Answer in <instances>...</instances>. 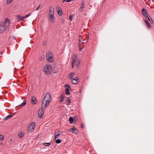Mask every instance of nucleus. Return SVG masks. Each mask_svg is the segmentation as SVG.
I'll return each instance as SVG.
<instances>
[{
	"label": "nucleus",
	"instance_id": "f257e3e1",
	"mask_svg": "<svg viewBox=\"0 0 154 154\" xmlns=\"http://www.w3.org/2000/svg\"><path fill=\"white\" fill-rule=\"evenodd\" d=\"M54 10L52 7H50L49 8L48 15L49 20L52 23H54L55 20V17L54 16Z\"/></svg>",
	"mask_w": 154,
	"mask_h": 154
},
{
	"label": "nucleus",
	"instance_id": "f03ea898",
	"mask_svg": "<svg viewBox=\"0 0 154 154\" xmlns=\"http://www.w3.org/2000/svg\"><path fill=\"white\" fill-rule=\"evenodd\" d=\"M52 66L51 65H46L43 68V71L45 73L48 75L51 73Z\"/></svg>",
	"mask_w": 154,
	"mask_h": 154
},
{
	"label": "nucleus",
	"instance_id": "7ed1b4c3",
	"mask_svg": "<svg viewBox=\"0 0 154 154\" xmlns=\"http://www.w3.org/2000/svg\"><path fill=\"white\" fill-rule=\"evenodd\" d=\"M46 60L49 62H52L54 61L53 55L50 52H48L46 54Z\"/></svg>",
	"mask_w": 154,
	"mask_h": 154
},
{
	"label": "nucleus",
	"instance_id": "20e7f679",
	"mask_svg": "<svg viewBox=\"0 0 154 154\" xmlns=\"http://www.w3.org/2000/svg\"><path fill=\"white\" fill-rule=\"evenodd\" d=\"M35 124L34 122H31L28 126L27 130L28 132H32L35 127Z\"/></svg>",
	"mask_w": 154,
	"mask_h": 154
},
{
	"label": "nucleus",
	"instance_id": "39448f33",
	"mask_svg": "<svg viewBox=\"0 0 154 154\" xmlns=\"http://www.w3.org/2000/svg\"><path fill=\"white\" fill-rule=\"evenodd\" d=\"M73 60L72 62V68H74V65H75V61H76L77 62V64H76V66H78L80 63V60L79 59L77 58V56L76 54H74L72 57Z\"/></svg>",
	"mask_w": 154,
	"mask_h": 154
},
{
	"label": "nucleus",
	"instance_id": "423d86ee",
	"mask_svg": "<svg viewBox=\"0 0 154 154\" xmlns=\"http://www.w3.org/2000/svg\"><path fill=\"white\" fill-rule=\"evenodd\" d=\"M50 102L42 100V108L45 109L47 108Z\"/></svg>",
	"mask_w": 154,
	"mask_h": 154
},
{
	"label": "nucleus",
	"instance_id": "0eeeda50",
	"mask_svg": "<svg viewBox=\"0 0 154 154\" xmlns=\"http://www.w3.org/2000/svg\"><path fill=\"white\" fill-rule=\"evenodd\" d=\"M43 99L51 102L52 100L51 94L49 93H46Z\"/></svg>",
	"mask_w": 154,
	"mask_h": 154
},
{
	"label": "nucleus",
	"instance_id": "6e6552de",
	"mask_svg": "<svg viewBox=\"0 0 154 154\" xmlns=\"http://www.w3.org/2000/svg\"><path fill=\"white\" fill-rule=\"evenodd\" d=\"M44 109L41 107V108L40 109L38 112V116L39 118L42 119L44 113Z\"/></svg>",
	"mask_w": 154,
	"mask_h": 154
},
{
	"label": "nucleus",
	"instance_id": "1a4fd4ad",
	"mask_svg": "<svg viewBox=\"0 0 154 154\" xmlns=\"http://www.w3.org/2000/svg\"><path fill=\"white\" fill-rule=\"evenodd\" d=\"M70 132H72L73 133L77 134L78 132V130L74 127H73L69 130Z\"/></svg>",
	"mask_w": 154,
	"mask_h": 154
},
{
	"label": "nucleus",
	"instance_id": "9d476101",
	"mask_svg": "<svg viewBox=\"0 0 154 154\" xmlns=\"http://www.w3.org/2000/svg\"><path fill=\"white\" fill-rule=\"evenodd\" d=\"M64 87H66L65 90V92L67 95H69L70 94L69 90L70 88V86L67 84H66L64 85Z\"/></svg>",
	"mask_w": 154,
	"mask_h": 154
},
{
	"label": "nucleus",
	"instance_id": "9b49d317",
	"mask_svg": "<svg viewBox=\"0 0 154 154\" xmlns=\"http://www.w3.org/2000/svg\"><path fill=\"white\" fill-rule=\"evenodd\" d=\"M10 23V20L8 19H6L4 21V23H3L2 24H4V26H5V27H6L9 26Z\"/></svg>",
	"mask_w": 154,
	"mask_h": 154
},
{
	"label": "nucleus",
	"instance_id": "f8f14e48",
	"mask_svg": "<svg viewBox=\"0 0 154 154\" xmlns=\"http://www.w3.org/2000/svg\"><path fill=\"white\" fill-rule=\"evenodd\" d=\"M71 81L72 83L74 85L77 84L79 82V78L78 77H76L75 79H72Z\"/></svg>",
	"mask_w": 154,
	"mask_h": 154
},
{
	"label": "nucleus",
	"instance_id": "ddd939ff",
	"mask_svg": "<svg viewBox=\"0 0 154 154\" xmlns=\"http://www.w3.org/2000/svg\"><path fill=\"white\" fill-rule=\"evenodd\" d=\"M6 29L5 26H4V24L2 23L0 24V33H2L4 32Z\"/></svg>",
	"mask_w": 154,
	"mask_h": 154
},
{
	"label": "nucleus",
	"instance_id": "4468645a",
	"mask_svg": "<svg viewBox=\"0 0 154 154\" xmlns=\"http://www.w3.org/2000/svg\"><path fill=\"white\" fill-rule=\"evenodd\" d=\"M141 11L143 15L146 18L148 17V15L147 14V11L145 9H143Z\"/></svg>",
	"mask_w": 154,
	"mask_h": 154
},
{
	"label": "nucleus",
	"instance_id": "2eb2a0df",
	"mask_svg": "<svg viewBox=\"0 0 154 154\" xmlns=\"http://www.w3.org/2000/svg\"><path fill=\"white\" fill-rule=\"evenodd\" d=\"M36 103V100L35 97H33L31 100V103L32 104H34Z\"/></svg>",
	"mask_w": 154,
	"mask_h": 154
},
{
	"label": "nucleus",
	"instance_id": "dca6fc26",
	"mask_svg": "<svg viewBox=\"0 0 154 154\" xmlns=\"http://www.w3.org/2000/svg\"><path fill=\"white\" fill-rule=\"evenodd\" d=\"M57 12L58 14L59 15H61L62 14L63 12L62 11V10L61 8L60 7L58 8V9L57 10Z\"/></svg>",
	"mask_w": 154,
	"mask_h": 154
},
{
	"label": "nucleus",
	"instance_id": "f3484780",
	"mask_svg": "<svg viewBox=\"0 0 154 154\" xmlns=\"http://www.w3.org/2000/svg\"><path fill=\"white\" fill-rule=\"evenodd\" d=\"M24 135V133L22 132H20L18 134V137L20 138H22Z\"/></svg>",
	"mask_w": 154,
	"mask_h": 154
},
{
	"label": "nucleus",
	"instance_id": "a211bd4d",
	"mask_svg": "<svg viewBox=\"0 0 154 154\" xmlns=\"http://www.w3.org/2000/svg\"><path fill=\"white\" fill-rule=\"evenodd\" d=\"M16 17L17 18V20L18 21L23 20L22 17L21 16L17 15H16Z\"/></svg>",
	"mask_w": 154,
	"mask_h": 154
},
{
	"label": "nucleus",
	"instance_id": "6ab92c4d",
	"mask_svg": "<svg viewBox=\"0 0 154 154\" xmlns=\"http://www.w3.org/2000/svg\"><path fill=\"white\" fill-rule=\"evenodd\" d=\"M64 94H63L61 95V99L60 101V102H62L64 100Z\"/></svg>",
	"mask_w": 154,
	"mask_h": 154
},
{
	"label": "nucleus",
	"instance_id": "aec40b11",
	"mask_svg": "<svg viewBox=\"0 0 154 154\" xmlns=\"http://www.w3.org/2000/svg\"><path fill=\"white\" fill-rule=\"evenodd\" d=\"M58 71V69L57 67H55L54 68L53 70V73H56Z\"/></svg>",
	"mask_w": 154,
	"mask_h": 154
},
{
	"label": "nucleus",
	"instance_id": "412c9836",
	"mask_svg": "<svg viewBox=\"0 0 154 154\" xmlns=\"http://www.w3.org/2000/svg\"><path fill=\"white\" fill-rule=\"evenodd\" d=\"M26 104V100H23V103H21L20 105H19V106L20 107H23Z\"/></svg>",
	"mask_w": 154,
	"mask_h": 154
},
{
	"label": "nucleus",
	"instance_id": "4be33fe9",
	"mask_svg": "<svg viewBox=\"0 0 154 154\" xmlns=\"http://www.w3.org/2000/svg\"><path fill=\"white\" fill-rule=\"evenodd\" d=\"M74 74V72H71L69 74L70 76H69V78L70 79H72V78L73 77V75Z\"/></svg>",
	"mask_w": 154,
	"mask_h": 154
},
{
	"label": "nucleus",
	"instance_id": "5701e85b",
	"mask_svg": "<svg viewBox=\"0 0 154 154\" xmlns=\"http://www.w3.org/2000/svg\"><path fill=\"white\" fill-rule=\"evenodd\" d=\"M66 102L67 103H66V104L67 105H69L71 103V100L69 98H68L66 100Z\"/></svg>",
	"mask_w": 154,
	"mask_h": 154
},
{
	"label": "nucleus",
	"instance_id": "b1692460",
	"mask_svg": "<svg viewBox=\"0 0 154 154\" xmlns=\"http://www.w3.org/2000/svg\"><path fill=\"white\" fill-rule=\"evenodd\" d=\"M69 120L71 124H72L73 123L74 119L72 118V117H69Z\"/></svg>",
	"mask_w": 154,
	"mask_h": 154
},
{
	"label": "nucleus",
	"instance_id": "393cba45",
	"mask_svg": "<svg viewBox=\"0 0 154 154\" xmlns=\"http://www.w3.org/2000/svg\"><path fill=\"white\" fill-rule=\"evenodd\" d=\"M60 131H58L57 133H58V134L55 135V136L54 137V140H55L56 139H57V137L60 135Z\"/></svg>",
	"mask_w": 154,
	"mask_h": 154
},
{
	"label": "nucleus",
	"instance_id": "a878e982",
	"mask_svg": "<svg viewBox=\"0 0 154 154\" xmlns=\"http://www.w3.org/2000/svg\"><path fill=\"white\" fill-rule=\"evenodd\" d=\"M145 22L146 24L147 25V27H148L149 28H150V25L148 21L145 20Z\"/></svg>",
	"mask_w": 154,
	"mask_h": 154
},
{
	"label": "nucleus",
	"instance_id": "bb28decb",
	"mask_svg": "<svg viewBox=\"0 0 154 154\" xmlns=\"http://www.w3.org/2000/svg\"><path fill=\"white\" fill-rule=\"evenodd\" d=\"M83 42H82L81 41H79V48H81L83 45Z\"/></svg>",
	"mask_w": 154,
	"mask_h": 154
},
{
	"label": "nucleus",
	"instance_id": "cd10ccee",
	"mask_svg": "<svg viewBox=\"0 0 154 154\" xmlns=\"http://www.w3.org/2000/svg\"><path fill=\"white\" fill-rule=\"evenodd\" d=\"M43 144L44 145L46 146H49L50 145L51 143H43Z\"/></svg>",
	"mask_w": 154,
	"mask_h": 154
},
{
	"label": "nucleus",
	"instance_id": "c85d7f7f",
	"mask_svg": "<svg viewBox=\"0 0 154 154\" xmlns=\"http://www.w3.org/2000/svg\"><path fill=\"white\" fill-rule=\"evenodd\" d=\"M55 141L57 143H60L61 142V140L60 139H57L55 140Z\"/></svg>",
	"mask_w": 154,
	"mask_h": 154
},
{
	"label": "nucleus",
	"instance_id": "c756f323",
	"mask_svg": "<svg viewBox=\"0 0 154 154\" xmlns=\"http://www.w3.org/2000/svg\"><path fill=\"white\" fill-rule=\"evenodd\" d=\"M4 138V136L3 135L0 134V140H3Z\"/></svg>",
	"mask_w": 154,
	"mask_h": 154
},
{
	"label": "nucleus",
	"instance_id": "7c9ffc66",
	"mask_svg": "<svg viewBox=\"0 0 154 154\" xmlns=\"http://www.w3.org/2000/svg\"><path fill=\"white\" fill-rule=\"evenodd\" d=\"M148 18V19L150 21V22L152 23L153 22V21L152 19V18L151 17H150L149 16V17H148L147 18Z\"/></svg>",
	"mask_w": 154,
	"mask_h": 154
},
{
	"label": "nucleus",
	"instance_id": "2f4dec72",
	"mask_svg": "<svg viewBox=\"0 0 154 154\" xmlns=\"http://www.w3.org/2000/svg\"><path fill=\"white\" fill-rule=\"evenodd\" d=\"M12 116L11 115H8L6 117H5V120L11 118Z\"/></svg>",
	"mask_w": 154,
	"mask_h": 154
},
{
	"label": "nucleus",
	"instance_id": "473e14b6",
	"mask_svg": "<svg viewBox=\"0 0 154 154\" xmlns=\"http://www.w3.org/2000/svg\"><path fill=\"white\" fill-rule=\"evenodd\" d=\"M13 0H7V4H9Z\"/></svg>",
	"mask_w": 154,
	"mask_h": 154
},
{
	"label": "nucleus",
	"instance_id": "72a5a7b5",
	"mask_svg": "<svg viewBox=\"0 0 154 154\" xmlns=\"http://www.w3.org/2000/svg\"><path fill=\"white\" fill-rule=\"evenodd\" d=\"M82 36L81 35H79V41L80 42V41H81V40H82Z\"/></svg>",
	"mask_w": 154,
	"mask_h": 154
},
{
	"label": "nucleus",
	"instance_id": "f704fd0d",
	"mask_svg": "<svg viewBox=\"0 0 154 154\" xmlns=\"http://www.w3.org/2000/svg\"><path fill=\"white\" fill-rule=\"evenodd\" d=\"M84 8H85V6H84V5L83 4H82V6H81V7L80 8V11H81V9H82Z\"/></svg>",
	"mask_w": 154,
	"mask_h": 154
},
{
	"label": "nucleus",
	"instance_id": "c9c22d12",
	"mask_svg": "<svg viewBox=\"0 0 154 154\" xmlns=\"http://www.w3.org/2000/svg\"><path fill=\"white\" fill-rule=\"evenodd\" d=\"M69 20H71V21H72V16H71V15H70L69 16Z\"/></svg>",
	"mask_w": 154,
	"mask_h": 154
},
{
	"label": "nucleus",
	"instance_id": "e433bc0d",
	"mask_svg": "<svg viewBox=\"0 0 154 154\" xmlns=\"http://www.w3.org/2000/svg\"><path fill=\"white\" fill-rule=\"evenodd\" d=\"M30 15H31V14H28L25 15V16H26L25 17H27L29 16Z\"/></svg>",
	"mask_w": 154,
	"mask_h": 154
},
{
	"label": "nucleus",
	"instance_id": "4c0bfd02",
	"mask_svg": "<svg viewBox=\"0 0 154 154\" xmlns=\"http://www.w3.org/2000/svg\"><path fill=\"white\" fill-rule=\"evenodd\" d=\"M73 0H66V1L67 2H70L72 1H73Z\"/></svg>",
	"mask_w": 154,
	"mask_h": 154
},
{
	"label": "nucleus",
	"instance_id": "58836bf2",
	"mask_svg": "<svg viewBox=\"0 0 154 154\" xmlns=\"http://www.w3.org/2000/svg\"><path fill=\"white\" fill-rule=\"evenodd\" d=\"M26 17V16H23V17H22V18H23V20L24 19L26 18V17Z\"/></svg>",
	"mask_w": 154,
	"mask_h": 154
},
{
	"label": "nucleus",
	"instance_id": "ea45409f",
	"mask_svg": "<svg viewBox=\"0 0 154 154\" xmlns=\"http://www.w3.org/2000/svg\"><path fill=\"white\" fill-rule=\"evenodd\" d=\"M79 48V50L80 51H82V47L81 48Z\"/></svg>",
	"mask_w": 154,
	"mask_h": 154
},
{
	"label": "nucleus",
	"instance_id": "a19ab883",
	"mask_svg": "<svg viewBox=\"0 0 154 154\" xmlns=\"http://www.w3.org/2000/svg\"><path fill=\"white\" fill-rule=\"evenodd\" d=\"M40 5H39V6L36 9V10H38V8H39V7H40Z\"/></svg>",
	"mask_w": 154,
	"mask_h": 154
},
{
	"label": "nucleus",
	"instance_id": "79ce46f5",
	"mask_svg": "<svg viewBox=\"0 0 154 154\" xmlns=\"http://www.w3.org/2000/svg\"><path fill=\"white\" fill-rule=\"evenodd\" d=\"M3 54V52L1 51H0V55H2Z\"/></svg>",
	"mask_w": 154,
	"mask_h": 154
},
{
	"label": "nucleus",
	"instance_id": "37998d69",
	"mask_svg": "<svg viewBox=\"0 0 154 154\" xmlns=\"http://www.w3.org/2000/svg\"><path fill=\"white\" fill-rule=\"evenodd\" d=\"M75 64H76V65L77 64V62L76 61H75Z\"/></svg>",
	"mask_w": 154,
	"mask_h": 154
},
{
	"label": "nucleus",
	"instance_id": "c03bdc74",
	"mask_svg": "<svg viewBox=\"0 0 154 154\" xmlns=\"http://www.w3.org/2000/svg\"><path fill=\"white\" fill-rule=\"evenodd\" d=\"M81 127L82 128H83V127L82 124H81Z\"/></svg>",
	"mask_w": 154,
	"mask_h": 154
},
{
	"label": "nucleus",
	"instance_id": "a18cd8bd",
	"mask_svg": "<svg viewBox=\"0 0 154 154\" xmlns=\"http://www.w3.org/2000/svg\"><path fill=\"white\" fill-rule=\"evenodd\" d=\"M66 0H63V3H64L65 1H66Z\"/></svg>",
	"mask_w": 154,
	"mask_h": 154
},
{
	"label": "nucleus",
	"instance_id": "49530a36",
	"mask_svg": "<svg viewBox=\"0 0 154 154\" xmlns=\"http://www.w3.org/2000/svg\"><path fill=\"white\" fill-rule=\"evenodd\" d=\"M46 43L45 42L43 43V45H45Z\"/></svg>",
	"mask_w": 154,
	"mask_h": 154
},
{
	"label": "nucleus",
	"instance_id": "de8ad7c7",
	"mask_svg": "<svg viewBox=\"0 0 154 154\" xmlns=\"http://www.w3.org/2000/svg\"><path fill=\"white\" fill-rule=\"evenodd\" d=\"M23 54L22 55V57H23Z\"/></svg>",
	"mask_w": 154,
	"mask_h": 154
},
{
	"label": "nucleus",
	"instance_id": "09e8293b",
	"mask_svg": "<svg viewBox=\"0 0 154 154\" xmlns=\"http://www.w3.org/2000/svg\"><path fill=\"white\" fill-rule=\"evenodd\" d=\"M149 1H150V0H149Z\"/></svg>",
	"mask_w": 154,
	"mask_h": 154
}]
</instances>
